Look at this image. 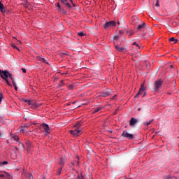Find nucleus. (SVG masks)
I'll return each instance as SVG.
<instances>
[{
	"instance_id": "obj_34",
	"label": "nucleus",
	"mask_w": 179,
	"mask_h": 179,
	"mask_svg": "<svg viewBox=\"0 0 179 179\" xmlns=\"http://www.w3.org/2000/svg\"><path fill=\"white\" fill-rule=\"evenodd\" d=\"M6 164H8V162H6V161H3L1 164H0V166H5V165H6Z\"/></svg>"
},
{
	"instance_id": "obj_1",
	"label": "nucleus",
	"mask_w": 179,
	"mask_h": 179,
	"mask_svg": "<svg viewBox=\"0 0 179 179\" xmlns=\"http://www.w3.org/2000/svg\"><path fill=\"white\" fill-rule=\"evenodd\" d=\"M0 76L1 79L6 80V83H7L8 86H10V87H12V84H10L8 78H9L10 80H13V76H12V74L8 71H3L0 69Z\"/></svg>"
},
{
	"instance_id": "obj_5",
	"label": "nucleus",
	"mask_w": 179,
	"mask_h": 179,
	"mask_svg": "<svg viewBox=\"0 0 179 179\" xmlns=\"http://www.w3.org/2000/svg\"><path fill=\"white\" fill-rule=\"evenodd\" d=\"M113 94V90L110 89L104 90L102 92H101V97H108V96H111Z\"/></svg>"
},
{
	"instance_id": "obj_49",
	"label": "nucleus",
	"mask_w": 179,
	"mask_h": 179,
	"mask_svg": "<svg viewBox=\"0 0 179 179\" xmlns=\"http://www.w3.org/2000/svg\"><path fill=\"white\" fill-rule=\"evenodd\" d=\"M23 2H24V3H28V2H27V0H23Z\"/></svg>"
},
{
	"instance_id": "obj_21",
	"label": "nucleus",
	"mask_w": 179,
	"mask_h": 179,
	"mask_svg": "<svg viewBox=\"0 0 179 179\" xmlns=\"http://www.w3.org/2000/svg\"><path fill=\"white\" fill-rule=\"evenodd\" d=\"M23 101H24V103H27V104H29V106H31V104H33L31 103V100H29V99H22Z\"/></svg>"
},
{
	"instance_id": "obj_8",
	"label": "nucleus",
	"mask_w": 179,
	"mask_h": 179,
	"mask_svg": "<svg viewBox=\"0 0 179 179\" xmlns=\"http://www.w3.org/2000/svg\"><path fill=\"white\" fill-rule=\"evenodd\" d=\"M25 145H26V147H27V152H29V150H31V149L33 148V144H31V141L27 140L25 142Z\"/></svg>"
},
{
	"instance_id": "obj_7",
	"label": "nucleus",
	"mask_w": 179,
	"mask_h": 179,
	"mask_svg": "<svg viewBox=\"0 0 179 179\" xmlns=\"http://www.w3.org/2000/svg\"><path fill=\"white\" fill-rule=\"evenodd\" d=\"M145 84L142 83L138 92L135 96V99H136L138 96H141V94H142V93H143V92H145Z\"/></svg>"
},
{
	"instance_id": "obj_24",
	"label": "nucleus",
	"mask_w": 179,
	"mask_h": 179,
	"mask_svg": "<svg viewBox=\"0 0 179 179\" xmlns=\"http://www.w3.org/2000/svg\"><path fill=\"white\" fill-rule=\"evenodd\" d=\"M27 179H33V174H31V173H27Z\"/></svg>"
},
{
	"instance_id": "obj_39",
	"label": "nucleus",
	"mask_w": 179,
	"mask_h": 179,
	"mask_svg": "<svg viewBox=\"0 0 179 179\" xmlns=\"http://www.w3.org/2000/svg\"><path fill=\"white\" fill-rule=\"evenodd\" d=\"M34 106L37 108L39 106H41V104H38V103H33Z\"/></svg>"
},
{
	"instance_id": "obj_59",
	"label": "nucleus",
	"mask_w": 179,
	"mask_h": 179,
	"mask_svg": "<svg viewBox=\"0 0 179 179\" xmlns=\"http://www.w3.org/2000/svg\"><path fill=\"white\" fill-rule=\"evenodd\" d=\"M0 136H1V133H0Z\"/></svg>"
},
{
	"instance_id": "obj_54",
	"label": "nucleus",
	"mask_w": 179,
	"mask_h": 179,
	"mask_svg": "<svg viewBox=\"0 0 179 179\" xmlns=\"http://www.w3.org/2000/svg\"><path fill=\"white\" fill-rule=\"evenodd\" d=\"M71 3H73V0H69Z\"/></svg>"
},
{
	"instance_id": "obj_16",
	"label": "nucleus",
	"mask_w": 179,
	"mask_h": 179,
	"mask_svg": "<svg viewBox=\"0 0 179 179\" xmlns=\"http://www.w3.org/2000/svg\"><path fill=\"white\" fill-rule=\"evenodd\" d=\"M102 108H103L101 106L94 108L92 110L93 114H96V113H99V111H100V110H101Z\"/></svg>"
},
{
	"instance_id": "obj_22",
	"label": "nucleus",
	"mask_w": 179,
	"mask_h": 179,
	"mask_svg": "<svg viewBox=\"0 0 179 179\" xmlns=\"http://www.w3.org/2000/svg\"><path fill=\"white\" fill-rule=\"evenodd\" d=\"M11 81H12L13 85L15 87V90H17V86H16V83L15 82V80L13 79Z\"/></svg>"
},
{
	"instance_id": "obj_28",
	"label": "nucleus",
	"mask_w": 179,
	"mask_h": 179,
	"mask_svg": "<svg viewBox=\"0 0 179 179\" xmlns=\"http://www.w3.org/2000/svg\"><path fill=\"white\" fill-rule=\"evenodd\" d=\"M172 26L173 27H177V26H178V23L177 22L174 21L172 22Z\"/></svg>"
},
{
	"instance_id": "obj_58",
	"label": "nucleus",
	"mask_w": 179,
	"mask_h": 179,
	"mask_svg": "<svg viewBox=\"0 0 179 179\" xmlns=\"http://www.w3.org/2000/svg\"><path fill=\"white\" fill-rule=\"evenodd\" d=\"M116 96H117V95H115V96H113V99H115Z\"/></svg>"
},
{
	"instance_id": "obj_23",
	"label": "nucleus",
	"mask_w": 179,
	"mask_h": 179,
	"mask_svg": "<svg viewBox=\"0 0 179 179\" xmlns=\"http://www.w3.org/2000/svg\"><path fill=\"white\" fill-rule=\"evenodd\" d=\"M0 11L1 12V13H5L6 12V8H5L4 6L1 8H0Z\"/></svg>"
},
{
	"instance_id": "obj_15",
	"label": "nucleus",
	"mask_w": 179,
	"mask_h": 179,
	"mask_svg": "<svg viewBox=\"0 0 179 179\" xmlns=\"http://www.w3.org/2000/svg\"><path fill=\"white\" fill-rule=\"evenodd\" d=\"M29 127H30V124L27 123V124H24L23 126H21L20 127V129L21 132H24V129L29 128Z\"/></svg>"
},
{
	"instance_id": "obj_47",
	"label": "nucleus",
	"mask_w": 179,
	"mask_h": 179,
	"mask_svg": "<svg viewBox=\"0 0 179 179\" xmlns=\"http://www.w3.org/2000/svg\"><path fill=\"white\" fill-rule=\"evenodd\" d=\"M134 34V33H129V37H131V36H132Z\"/></svg>"
},
{
	"instance_id": "obj_44",
	"label": "nucleus",
	"mask_w": 179,
	"mask_h": 179,
	"mask_svg": "<svg viewBox=\"0 0 179 179\" xmlns=\"http://www.w3.org/2000/svg\"><path fill=\"white\" fill-rule=\"evenodd\" d=\"M119 33H120V34H124V31H123V30H120V31H119Z\"/></svg>"
},
{
	"instance_id": "obj_41",
	"label": "nucleus",
	"mask_w": 179,
	"mask_h": 179,
	"mask_svg": "<svg viewBox=\"0 0 179 179\" xmlns=\"http://www.w3.org/2000/svg\"><path fill=\"white\" fill-rule=\"evenodd\" d=\"M21 70L23 72V73H26V69L22 68Z\"/></svg>"
},
{
	"instance_id": "obj_53",
	"label": "nucleus",
	"mask_w": 179,
	"mask_h": 179,
	"mask_svg": "<svg viewBox=\"0 0 179 179\" xmlns=\"http://www.w3.org/2000/svg\"><path fill=\"white\" fill-rule=\"evenodd\" d=\"M23 149H24V145L22 144Z\"/></svg>"
},
{
	"instance_id": "obj_29",
	"label": "nucleus",
	"mask_w": 179,
	"mask_h": 179,
	"mask_svg": "<svg viewBox=\"0 0 179 179\" xmlns=\"http://www.w3.org/2000/svg\"><path fill=\"white\" fill-rule=\"evenodd\" d=\"M154 5H155V6H157V8H159V6H160V4L159 3V0H157L155 1H155H154Z\"/></svg>"
},
{
	"instance_id": "obj_37",
	"label": "nucleus",
	"mask_w": 179,
	"mask_h": 179,
	"mask_svg": "<svg viewBox=\"0 0 179 179\" xmlns=\"http://www.w3.org/2000/svg\"><path fill=\"white\" fill-rule=\"evenodd\" d=\"M2 99H3V94H2V93L0 94V103L1 101H2Z\"/></svg>"
},
{
	"instance_id": "obj_38",
	"label": "nucleus",
	"mask_w": 179,
	"mask_h": 179,
	"mask_svg": "<svg viewBox=\"0 0 179 179\" xmlns=\"http://www.w3.org/2000/svg\"><path fill=\"white\" fill-rule=\"evenodd\" d=\"M73 87H74V86L73 85H71L69 86V90H73Z\"/></svg>"
},
{
	"instance_id": "obj_50",
	"label": "nucleus",
	"mask_w": 179,
	"mask_h": 179,
	"mask_svg": "<svg viewBox=\"0 0 179 179\" xmlns=\"http://www.w3.org/2000/svg\"><path fill=\"white\" fill-rule=\"evenodd\" d=\"M120 23H121V22H120V21H117V24H118V26H120Z\"/></svg>"
},
{
	"instance_id": "obj_11",
	"label": "nucleus",
	"mask_w": 179,
	"mask_h": 179,
	"mask_svg": "<svg viewBox=\"0 0 179 179\" xmlns=\"http://www.w3.org/2000/svg\"><path fill=\"white\" fill-rule=\"evenodd\" d=\"M131 20H132L133 24H136L139 23V18H138V17L136 16L132 17Z\"/></svg>"
},
{
	"instance_id": "obj_30",
	"label": "nucleus",
	"mask_w": 179,
	"mask_h": 179,
	"mask_svg": "<svg viewBox=\"0 0 179 179\" xmlns=\"http://www.w3.org/2000/svg\"><path fill=\"white\" fill-rule=\"evenodd\" d=\"M85 178L83 177V175L82 174H78L77 176V179H84Z\"/></svg>"
},
{
	"instance_id": "obj_13",
	"label": "nucleus",
	"mask_w": 179,
	"mask_h": 179,
	"mask_svg": "<svg viewBox=\"0 0 179 179\" xmlns=\"http://www.w3.org/2000/svg\"><path fill=\"white\" fill-rule=\"evenodd\" d=\"M80 127H82V122H78L75 124L73 128L76 129H80Z\"/></svg>"
},
{
	"instance_id": "obj_48",
	"label": "nucleus",
	"mask_w": 179,
	"mask_h": 179,
	"mask_svg": "<svg viewBox=\"0 0 179 179\" xmlns=\"http://www.w3.org/2000/svg\"><path fill=\"white\" fill-rule=\"evenodd\" d=\"M149 34H150H150H153V32H152V31H150Z\"/></svg>"
},
{
	"instance_id": "obj_46",
	"label": "nucleus",
	"mask_w": 179,
	"mask_h": 179,
	"mask_svg": "<svg viewBox=\"0 0 179 179\" xmlns=\"http://www.w3.org/2000/svg\"><path fill=\"white\" fill-rule=\"evenodd\" d=\"M71 3H72L73 8H75L76 6V4L73 3V2Z\"/></svg>"
},
{
	"instance_id": "obj_40",
	"label": "nucleus",
	"mask_w": 179,
	"mask_h": 179,
	"mask_svg": "<svg viewBox=\"0 0 179 179\" xmlns=\"http://www.w3.org/2000/svg\"><path fill=\"white\" fill-rule=\"evenodd\" d=\"M4 6L3 3H2L1 1H0V9H2V7Z\"/></svg>"
},
{
	"instance_id": "obj_42",
	"label": "nucleus",
	"mask_w": 179,
	"mask_h": 179,
	"mask_svg": "<svg viewBox=\"0 0 179 179\" xmlns=\"http://www.w3.org/2000/svg\"><path fill=\"white\" fill-rule=\"evenodd\" d=\"M40 61H41L42 62H45V59L44 58H41Z\"/></svg>"
},
{
	"instance_id": "obj_12",
	"label": "nucleus",
	"mask_w": 179,
	"mask_h": 179,
	"mask_svg": "<svg viewBox=\"0 0 179 179\" xmlns=\"http://www.w3.org/2000/svg\"><path fill=\"white\" fill-rule=\"evenodd\" d=\"M146 28V23L143 22L141 24H139L138 26L137 30H142V29H145Z\"/></svg>"
},
{
	"instance_id": "obj_4",
	"label": "nucleus",
	"mask_w": 179,
	"mask_h": 179,
	"mask_svg": "<svg viewBox=\"0 0 179 179\" xmlns=\"http://www.w3.org/2000/svg\"><path fill=\"white\" fill-rule=\"evenodd\" d=\"M69 133L71 135H73L75 138L82 135V129H74L73 130H70Z\"/></svg>"
},
{
	"instance_id": "obj_27",
	"label": "nucleus",
	"mask_w": 179,
	"mask_h": 179,
	"mask_svg": "<svg viewBox=\"0 0 179 179\" xmlns=\"http://www.w3.org/2000/svg\"><path fill=\"white\" fill-rule=\"evenodd\" d=\"M132 45H136V47H137V48L141 49V45H139V44H138L136 42H134L132 43Z\"/></svg>"
},
{
	"instance_id": "obj_55",
	"label": "nucleus",
	"mask_w": 179,
	"mask_h": 179,
	"mask_svg": "<svg viewBox=\"0 0 179 179\" xmlns=\"http://www.w3.org/2000/svg\"><path fill=\"white\" fill-rule=\"evenodd\" d=\"M138 111H141V108H138Z\"/></svg>"
},
{
	"instance_id": "obj_10",
	"label": "nucleus",
	"mask_w": 179,
	"mask_h": 179,
	"mask_svg": "<svg viewBox=\"0 0 179 179\" xmlns=\"http://www.w3.org/2000/svg\"><path fill=\"white\" fill-rule=\"evenodd\" d=\"M136 124H138V120L135 117H131L129 121V125L130 127H134Z\"/></svg>"
},
{
	"instance_id": "obj_33",
	"label": "nucleus",
	"mask_w": 179,
	"mask_h": 179,
	"mask_svg": "<svg viewBox=\"0 0 179 179\" xmlns=\"http://www.w3.org/2000/svg\"><path fill=\"white\" fill-rule=\"evenodd\" d=\"M61 171H62V166L57 171V176H59L61 174Z\"/></svg>"
},
{
	"instance_id": "obj_31",
	"label": "nucleus",
	"mask_w": 179,
	"mask_h": 179,
	"mask_svg": "<svg viewBox=\"0 0 179 179\" xmlns=\"http://www.w3.org/2000/svg\"><path fill=\"white\" fill-rule=\"evenodd\" d=\"M13 138L14 139V141H19V136L16 135L13 136Z\"/></svg>"
},
{
	"instance_id": "obj_6",
	"label": "nucleus",
	"mask_w": 179,
	"mask_h": 179,
	"mask_svg": "<svg viewBox=\"0 0 179 179\" xmlns=\"http://www.w3.org/2000/svg\"><path fill=\"white\" fill-rule=\"evenodd\" d=\"M122 136H123V138H127V139H134V134H131L129 133H128V131H124L122 134Z\"/></svg>"
},
{
	"instance_id": "obj_45",
	"label": "nucleus",
	"mask_w": 179,
	"mask_h": 179,
	"mask_svg": "<svg viewBox=\"0 0 179 179\" xmlns=\"http://www.w3.org/2000/svg\"><path fill=\"white\" fill-rule=\"evenodd\" d=\"M0 177L3 178L5 177V175L4 174H0Z\"/></svg>"
},
{
	"instance_id": "obj_3",
	"label": "nucleus",
	"mask_w": 179,
	"mask_h": 179,
	"mask_svg": "<svg viewBox=\"0 0 179 179\" xmlns=\"http://www.w3.org/2000/svg\"><path fill=\"white\" fill-rule=\"evenodd\" d=\"M116 26L117 23L115 22V21L112 20L106 22L103 25V28L105 29V30H108V29H111V27H115Z\"/></svg>"
},
{
	"instance_id": "obj_51",
	"label": "nucleus",
	"mask_w": 179,
	"mask_h": 179,
	"mask_svg": "<svg viewBox=\"0 0 179 179\" xmlns=\"http://www.w3.org/2000/svg\"><path fill=\"white\" fill-rule=\"evenodd\" d=\"M145 96H146V92H144L143 97H145Z\"/></svg>"
},
{
	"instance_id": "obj_56",
	"label": "nucleus",
	"mask_w": 179,
	"mask_h": 179,
	"mask_svg": "<svg viewBox=\"0 0 179 179\" xmlns=\"http://www.w3.org/2000/svg\"><path fill=\"white\" fill-rule=\"evenodd\" d=\"M113 38H114V39L117 38V36H115L113 37Z\"/></svg>"
},
{
	"instance_id": "obj_57",
	"label": "nucleus",
	"mask_w": 179,
	"mask_h": 179,
	"mask_svg": "<svg viewBox=\"0 0 179 179\" xmlns=\"http://www.w3.org/2000/svg\"><path fill=\"white\" fill-rule=\"evenodd\" d=\"M170 68H173V65H171V66H170Z\"/></svg>"
},
{
	"instance_id": "obj_25",
	"label": "nucleus",
	"mask_w": 179,
	"mask_h": 179,
	"mask_svg": "<svg viewBox=\"0 0 179 179\" xmlns=\"http://www.w3.org/2000/svg\"><path fill=\"white\" fill-rule=\"evenodd\" d=\"M64 81L61 80L59 82V83L58 84L57 87L59 88V87H62L64 86Z\"/></svg>"
},
{
	"instance_id": "obj_14",
	"label": "nucleus",
	"mask_w": 179,
	"mask_h": 179,
	"mask_svg": "<svg viewBox=\"0 0 179 179\" xmlns=\"http://www.w3.org/2000/svg\"><path fill=\"white\" fill-rule=\"evenodd\" d=\"M62 3H64V5H66L67 8H72L71 4L68 3V0H60Z\"/></svg>"
},
{
	"instance_id": "obj_2",
	"label": "nucleus",
	"mask_w": 179,
	"mask_h": 179,
	"mask_svg": "<svg viewBox=\"0 0 179 179\" xmlns=\"http://www.w3.org/2000/svg\"><path fill=\"white\" fill-rule=\"evenodd\" d=\"M163 80L162 78H159L155 81L154 83V90L155 92H157L159 90V89L163 86Z\"/></svg>"
},
{
	"instance_id": "obj_18",
	"label": "nucleus",
	"mask_w": 179,
	"mask_h": 179,
	"mask_svg": "<svg viewBox=\"0 0 179 179\" xmlns=\"http://www.w3.org/2000/svg\"><path fill=\"white\" fill-rule=\"evenodd\" d=\"M59 164H60V166H64L65 164V158L60 157Z\"/></svg>"
},
{
	"instance_id": "obj_32",
	"label": "nucleus",
	"mask_w": 179,
	"mask_h": 179,
	"mask_svg": "<svg viewBox=\"0 0 179 179\" xmlns=\"http://www.w3.org/2000/svg\"><path fill=\"white\" fill-rule=\"evenodd\" d=\"M12 48H15V50H17V51H20V49H19V48H17V46H16V45H12Z\"/></svg>"
},
{
	"instance_id": "obj_19",
	"label": "nucleus",
	"mask_w": 179,
	"mask_h": 179,
	"mask_svg": "<svg viewBox=\"0 0 179 179\" xmlns=\"http://www.w3.org/2000/svg\"><path fill=\"white\" fill-rule=\"evenodd\" d=\"M169 41L170 43H173V44H177V43H178V39H175L174 37H172L171 38H169Z\"/></svg>"
},
{
	"instance_id": "obj_20",
	"label": "nucleus",
	"mask_w": 179,
	"mask_h": 179,
	"mask_svg": "<svg viewBox=\"0 0 179 179\" xmlns=\"http://www.w3.org/2000/svg\"><path fill=\"white\" fill-rule=\"evenodd\" d=\"M152 122H153V120L143 122V124L144 125H145V127H149V125H150Z\"/></svg>"
},
{
	"instance_id": "obj_43",
	"label": "nucleus",
	"mask_w": 179,
	"mask_h": 179,
	"mask_svg": "<svg viewBox=\"0 0 179 179\" xmlns=\"http://www.w3.org/2000/svg\"><path fill=\"white\" fill-rule=\"evenodd\" d=\"M57 6L59 8V9H61V5H59V3H57Z\"/></svg>"
},
{
	"instance_id": "obj_9",
	"label": "nucleus",
	"mask_w": 179,
	"mask_h": 179,
	"mask_svg": "<svg viewBox=\"0 0 179 179\" xmlns=\"http://www.w3.org/2000/svg\"><path fill=\"white\" fill-rule=\"evenodd\" d=\"M42 127L45 131V132L46 134H50L51 133V129H50V127L48 126V124H45V123H43L42 124Z\"/></svg>"
},
{
	"instance_id": "obj_35",
	"label": "nucleus",
	"mask_w": 179,
	"mask_h": 179,
	"mask_svg": "<svg viewBox=\"0 0 179 179\" xmlns=\"http://www.w3.org/2000/svg\"><path fill=\"white\" fill-rule=\"evenodd\" d=\"M171 176L170 175H167L164 178V179H171Z\"/></svg>"
},
{
	"instance_id": "obj_26",
	"label": "nucleus",
	"mask_w": 179,
	"mask_h": 179,
	"mask_svg": "<svg viewBox=\"0 0 179 179\" xmlns=\"http://www.w3.org/2000/svg\"><path fill=\"white\" fill-rule=\"evenodd\" d=\"M78 36L83 37V36H85V33L83 31L78 32Z\"/></svg>"
},
{
	"instance_id": "obj_36",
	"label": "nucleus",
	"mask_w": 179,
	"mask_h": 179,
	"mask_svg": "<svg viewBox=\"0 0 179 179\" xmlns=\"http://www.w3.org/2000/svg\"><path fill=\"white\" fill-rule=\"evenodd\" d=\"M24 8H29V3H23Z\"/></svg>"
},
{
	"instance_id": "obj_52",
	"label": "nucleus",
	"mask_w": 179,
	"mask_h": 179,
	"mask_svg": "<svg viewBox=\"0 0 179 179\" xmlns=\"http://www.w3.org/2000/svg\"><path fill=\"white\" fill-rule=\"evenodd\" d=\"M143 34H146V31H143Z\"/></svg>"
},
{
	"instance_id": "obj_17",
	"label": "nucleus",
	"mask_w": 179,
	"mask_h": 179,
	"mask_svg": "<svg viewBox=\"0 0 179 179\" xmlns=\"http://www.w3.org/2000/svg\"><path fill=\"white\" fill-rule=\"evenodd\" d=\"M115 50L119 51V52H122V51H124V48H122V47L120 48V46H118L117 45H115Z\"/></svg>"
}]
</instances>
